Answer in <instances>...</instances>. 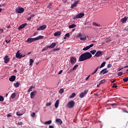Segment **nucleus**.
I'll list each match as a JSON object with an SVG mask.
<instances>
[{
	"instance_id": "58",
	"label": "nucleus",
	"mask_w": 128,
	"mask_h": 128,
	"mask_svg": "<svg viewBox=\"0 0 128 128\" xmlns=\"http://www.w3.org/2000/svg\"><path fill=\"white\" fill-rule=\"evenodd\" d=\"M7 44H10V40H5Z\"/></svg>"
},
{
	"instance_id": "6",
	"label": "nucleus",
	"mask_w": 128,
	"mask_h": 128,
	"mask_svg": "<svg viewBox=\"0 0 128 128\" xmlns=\"http://www.w3.org/2000/svg\"><path fill=\"white\" fill-rule=\"evenodd\" d=\"M70 64H76V58L74 56H72V57H70Z\"/></svg>"
},
{
	"instance_id": "26",
	"label": "nucleus",
	"mask_w": 128,
	"mask_h": 128,
	"mask_svg": "<svg viewBox=\"0 0 128 128\" xmlns=\"http://www.w3.org/2000/svg\"><path fill=\"white\" fill-rule=\"evenodd\" d=\"M106 66V62H103L100 66H99L98 68H104Z\"/></svg>"
},
{
	"instance_id": "9",
	"label": "nucleus",
	"mask_w": 128,
	"mask_h": 128,
	"mask_svg": "<svg viewBox=\"0 0 128 128\" xmlns=\"http://www.w3.org/2000/svg\"><path fill=\"white\" fill-rule=\"evenodd\" d=\"M108 70H107L106 68L100 72V74H108Z\"/></svg>"
},
{
	"instance_id": "52",
	"label": "nucleus",
	"mask_w": 128,
	"mask_h": 128,
	"mask_svg": "<svg viewBox=\"0 0 128 128\" xmlns=\"http://www.w3.org/2000/svg\"><path fill=\"white\" fill-rule=\"evenodd\" d=\"M70 36V33H66V34H65V37L66 38H69Z\"/></svg>"
},
{
	"instance_id": "29",
	"label": "nucleus",
	"mask_w": 128,
	"mask_h": 128,
	"mask_svg": "<svg viewBox=\"0 0 128 128\" xmlns=\"http://www.w3.org/2000/svg\"><path fill=\"white\" fill-rule=\"evenodd\" d=\"M80 40H86V36H82V37L80 38Z\"/></svg>"
},
{
	"instance_id": "13",
	"label": "nucleus",
	"mask_w": 128,
	"mask_h": 128,
	"mask_svg": "<svg viewBox=\"0 0 128 128\" xmlns=\"http://www.w3.org/2000/svg\"><path fill=\"white\" fill-rule=\"evenodd\" d=\"M56 46V43L53 42V43L51 44L50 46H48V48H54Z\"/></svg>"
},
{
	"instance_id": "8",
	"label": "nucleus",
	"mask_w": 128,
	"mask_h": 128,
	"mask_svg": "<svg viewBox=\"0 0 128 128\" xmlns=\"http://www.w3.org/2000/svg\"><path fill=\"white\" fill-rule=\"evenodd\" d=\"M46 28V25H42L36 29V30H44Z\"/></svg>"
},
{
	"instance_id": "56",
	"label": "nucleus",
	"mask_w": 128,
	"mask_h": 128,
	"mask_svg": "<svg viewBox=\"0 0 128 128\" xmlns=\"http://www.w3.org/2000/svg\"><path fill=\"white\" fill-rule=\"evenodd\" d=\"M82 34H80L78 35L77 38H82Z\"/></svg>"
},
{
	"instance_id": "47",
	"label": "nucleus",
	"mask_w": 128,
	"mask_h": 128,
	"mask_svg": "<svg viewBox=\"0 0 128 128\" xmlns=\"http://www.w3.org/2000/svg\"><path fill=\"white\" fill-rule=\"evenodd\" d=\"M16 116H21L22 115V114H20V112H16Z\"/></svg>"
},
{
	"instance_id": "21",
	"label": "nucleus",
	"mask_w": 128,
	"mask_h": 128,
	"mask_svg": "<svg viewBox=\"0 0 128 128\" xmlns=\"http://www.w3.org/2000/svg\"><path fill=\"white\" fill-rule=\"evenodd\" d=\"M60 104V100H57L54 104V106L56 108H58V105Z\"/></svg>"
},
{
	"instance_id": "41",
	"label": "nucleus",
	"mask_w": 128,
	"mask_h": 128,
	"mask_svg": "<svg viewBox=\"0 0 128 128\" xmlns=\"http://www.w3.org/2000/svg\"><path fill=\"white\" fill-rule=\"evenodd\" d=\"M64 90L63 88H61L59 91V94H64Z\"/></svg>"
},
{
	"instance_id": "51",
	"label": "nucleus",
	"mask_w": 128,
	"mask_h": 128,
	"mask_svg": "<svg viewBox=\"0 0 128 128\" xmlns=\"http://www.w3.org/2000/svg\"><path fill=\"white\" fill-rule=\"evenodd\" d=\"M26 56V54L22 55V54H20V56H19V58H24Z\"/></svg>"
},
{
	"instance_id": "27",
	"label": "nucleus",
	"mask_w": 128,
	"mask_h": 128,
	"mask_svg": "<svg viewBox=\"0 0 128 128\" xmlns=\"http://www.w3.org/2000/svg\"><path fill=\"white\" fill-rule=\"evenodd\" d=\"M92 26H100V24H98L96 22L92 23Z\"/></svg>"
},
{
	"instance_id": "7",
	"label": "nucleus",
	"mask_w": 128,
	"mask_h": 128,
	"mask_svg": "<svg viewBox=\"0 0 128 128\" xmlns=\"http://www.w3.org/2000/svg\"><path fill=\"white\" fill-rule=\"evenodd\" d=\"M4 64H8V62H10V58H8V56H6L4 58Z\"/></svg>"
},
{
	"instance_id": "62",
	"label": "nucleus",
	"mask_w": 128,
	"mask_h": 128,
	"mask_svg": "<svg viewBox=\"0 0 128 128\" xmlns=\"http://www.w3.org/2000/svg\"><path fill=\"white\" fill-rule=\"evenodd\" d=\"M7 116H8V118H10V116H12V114H7Z\"/></svg>"
},
{
	"instance_id": "22",
	"label": "nucleus",
	"mask_w": 128,
	"mask_h": 128,
	"mask_svg": "<svg viewBox=\"0 0 128 128\" xmlns=\"http://www.w3.org/2000/svg\"><path fill=\"white\" fill-rule=\"evenodd\" d=\"M128 20V17L125 16L120 20L121 22H126Z\"/></svg>"
},
{
	"instance_id": "37",
	"label": "nucleus",
	"mask_w": 128,
	"mask_h": 128,
	"mask_svg": "<svg viewBox=\"0 0 128 128\" xmlns=\"http://www.w3.org/2000/svg\"><path fill=\"white\" fill-rule=\"evenodd\" d=\"M60 50V48H55L53 49V52H56L58 50Z\"/></svg>"
},
{
	"instance_id": "32",
	"label": "nucleus",
	"mask_w": 128,
	"mask_h": 128,
	"mask_svg": "<svg viewBox=\"0 0 128 128\" xmlns=\"http://www.w3.org/2000/svg\"><path fill=\"white\" fill-rule=\"evenodd\" d=\"M98 68H100V66H98L96 69L94 71V72L92 74H96V72H98Z\"/></svg>"
},
{
	"instance_id": "30",
	"label": "nucleus",
	"mask_w": 128,
	"mask_h": 128,
	"mask_svg": "<svg viewBox=\"0 0 128 128\" xmlns=\"http://www.w3.org/2000/svg\"><path fill=\"white\" fill-rule=\"evenodd\" d=\"M16 96V93H13L12 94L10 98H14Z\"/></svg>"
},
{
	"instance_id": "38",
	"label": "nucleus",
	"mask_w": 128,
	"mask_h": 128,
	"mask_svg": "<svg viewBox=\"0 0 128 128\" xmlns=\"http://www.w3.org/2000/svg\"><path fill=\"white\" fill-rule=\"evenodd\" d=\"M112 42V40L110 38H106V42Z\"/></svg>"
},
{
	"instance_id": "54",
	"label": "nucleus",
	"mask_w": 128,
	"mask_h": 128,
	"mask_svg": "<svg viewBox=\"0 0 128 128\" xmlns=\"http://www.w3.org/2000/svg\"><path fill=\"white\" fill-rule=\"evenodd\" d=\"M72 70H74L72 68L70 69L68 72V74H70V72H72Z\"/></svg>"
},
{
	"instance_id": "33",
	"label": "nucleus",
	"mask_w": 128,
	"mask_h": 128,
	"mask_svg": "<svg viewBox=\"0 0 128 128\" xmlns=\"http://www.w3.org/2000/svg\"><path fill=\"white\" fill-rule=\"evenodd\" d=\"M52 4H50L48 5L47 8H49L50 10V8H52Z\"/></svg>"
},
{
	"instance_id": "55",
	"label": "nucleus",
	"mask_w": 128,
	"mask_h": 128,
	"mask_svg": "<svg viewBox=\"0 0 128 128\" xmlns=\"http://www.w3.org/2000/svg\"><path fill=\"white\" fill-rule=\"evenodd\" d=\"M107 68H112V64H108Z\"/></svg>"
},
{
	"instance_id": "34",
	"label": "nucleus",
	"mask_w": 128,
	"mask_h": 128,
	"mask_svg": "<svg viewBox=\"0 0 128 128\" xmlns=\"http://www.w3.org/2000/svg\"><path fill=\"white\" fill-rule=\"evenodd\" d=\"M33 88L34 87H32V86H30V88L28 90V92H32V88Z\"/></svg>"
},
{
	"instance_id": "60",
	"label": "nucleus",
	"mask_w": 128,
	"mask_h": 128,
	"mask_svg": "<svg viewBox=\"0 0 128 128\" xmlns=\"http://www.w3.org/2000/svg\"><path fill=\"white\" fill-rule=\"evenodd\" d=\"M38 34V32H36L34 33V36H36Z\"/></svg>"
},
{
	"instance_id": "42",
	"label": "nucleus",
	"mask_w": 128,
	"mask_h": 128,
	"mask_svg": "<svg viewBox=\"0 0 128 128\" xmlns=\"http://www.w3.org/2000/svg\"><path fill=\"white\" fill-rule=\"evenodd\" d=\"M48 48H49L48 46L42 49V52H44V50H48Z\"/></svg>"
},
{
	"instance_id": "14",
	"label": "nucleus",
	"mask_w": 128,
	"mask_h": 128,
	"mask_svg": "<svg viewBox=\"0 0 128 128\" xmlns=\"http://www.w3.org/2000/svg\"><path fill=\"white\" fill-rule=\"evenodd\" d=\"M36 42L35 38H28L27 40V42L28 44H30V42Z\"/></svg>"
},
{
	"instance_id": "39",
	"label": "nucleus",
	"mask_w": 128,
	"mask_h": 128,
	"mask_svg": "<svg viewBox=\"0 0 128 128\" xmlns=\"http://www.w3.org/2000/svg\"><path fill=\"white\" fill-rule=\"evenodd\" d=\"M123 81L124 82H128V78L126 77L125 78H123Z\"/></svg>"
},
{
	"instance_id": "23",
	"label": "nucleus",
	"mask_w": 128,
	"mask_h": 128,
	"mask_svg": "<svg viewBox=\"0 0 128 128\" xmlns=\"http://www.w3.org/2000/svg\"><path fill=\"white\" fill-rule=\"evenodd\" d=\"M20 56V50H18L16 53V58H19Z\"/></svg>"
},
{
	"instance_id": "40",
	"label": "nucleus",
	"mask_w": 128,
	"mask_h": 128,
	"mask_svg": "<svg viewBox=\"0 0 128 128\" xmlns=\"http://www.w3.org/2000/svg\"><path fill=\"white\" fill-rule=\"evenodd\" d=\"M90 54H96V50H92L90 51Z\"/></svg>"
},
{
	"instance_id": "24",
	"label": "nucleus",
	"mask_w": 128,
	"mask_h": 128,
	"mask_svg": "<svg viewBox=\"0 0 128 128\" xmlns=\"http://www.w3.org/2000/svg\"><path fill=\"white\" fill-rule=\"evenodd\" d=\"M20 83L18 82H16L14 84V88H18V86H20Z\"/></svg>"
},
{
	"instance_id": "50",
	"label": "nucleus",
	"mask_w": 128,
	"mask_h": 128,
	"mask_svg": "<svg viewBox=\"0 0 128 128\" xmlns=\"http://www.w3.org/2000/svg\"><path fill=\"white\" fill-rule=\"evenodd\" d=\"M122 110L123 112H126V114H128V111H126V109L122 108Z\"/></svg>"
},
{
	"instance_id": "12",
	"label": "nucleus",
	"mask_w": 128,
	"mask_h": 128,
	"mask_svg": "<svg viewBox=\"0 0 128 128\" xmlns=\"http://www.w3.org/2000/svg\"><path fill=\"white\" fill-rule=\"evenodd\" d=\"M36 94V91H33L30 94V98H34V96Z\"/></svg>"
},
{
	"instance_id": "5",
	"label": "nucleus",
	"mask_w": 128,
	"mask_h": 128,
	"mask_svg": "<svg viewBox=\"0 0 128 128\" xmlns=\"http://www.w3.org/2000/svg\"><path fill=\"white\" fill-rule=\"evenodd\" d=\"M88 90H84L83 92H81L80 94H79V97L80 98H84V96H86V94H88Z\"/></svg>"
},
{
	"instance_id": "3",
	"label": "nucleus",
	"mask_w": 128,
	"mask_h": 128,
	"mask_svg": "<svg viewBox=\"0 0 128 128\" xmlns=\"http://www.w3.org/2000/svg\"><path fill=\"white\" fill-rule=\"evenodd\" d=\"M16 10L17 14H22V12H24V9L21 7H18L16 9Z\"/></svg>"
},
{
	"instance_id": "25",
	"label": "nucleus",
	"mask_w": 128,
	"mask_h": 128,
	"mask_svg": "<svg viewBox=\"0 0 128 128\" xmlns=\"http://www.w3.org/2000/svg\"><path fill=\"white\" fill-rule=\"evenodd\" d=\"M76 24H72L69 26V28H76Z\"/></svg>"
},
{
	"instance_id": "45",
	"label": "nucleus",
	"mask_w": 128,
	"mask_h": 128,
	"mask_svg": "<svg viewBox=\"0 0 128 128\" xmlns=\"http://www.w3.org/2000/svg\"><path fill=\"white\" fill-rule=\"evenodd\" d=\"M46 106H52V102H49L46 104Z\"/></svg>"
},
{
	"instance_id": "10",
	"label": "nucleus",
	"mask_w": 128,
	"mask_h": 128,
	"mask_svg": "<svg viewBox=\"0 0 128 128\" xmlns=\"http://www.w3.org/2000/svg\"><path fill=\"white\" fill-rule=\"evenodd\" d=\"M94 46V44H91L90 46H86V47L84 48L82 50H90V48H92Z\"/></svg>"
},
{
	"instance_id": "63",
	"label": "nucleus",
	"mask_w": 128,
	"mask_h": 128,
	"mask_svg": "<svg viewBox=\"0 0 128 128\" xmlns=\"http://www.w3.org/2000/svg\"><path fill=\"white\" fill-rule=\"evenodd\" d=\"M32 20V17H28V18H27V20Z\"/></svg>"
},
{
	"instance_id": "61",
	"label": "nucleus",
	"mask_w": 128,
	"mask_h": 128,
	"mask_svg": "<svg viewBox=\"0 0 128 128\" xmlns=\"http://www.w3.org/2000/svg\"><path fill=\"white\" fill-rule=\"evenodd\" d=\"M90 76L89 75L86 78V80H88V78H90Z\"/></svg>"
},
{
	"instance_id": "53",
	"label": "nucleus",
	"mask_w": 128,
	"mask_h": 128,
	"mask_svg": "<svg viewBox=\"0 0 128 128\" xmlns=\"http://www.w3.org/2000/svg\"><path fill=\"white\" fill-rule=\"evenodd\" d=\"M110 106H118V104L116 103H114V104H110Z\"/></svg>"
},
{
	"instance_id": "17",
	"label": "nucleus",
	"mask_w": 128,
	"mask_h": 128,
	"mask_svg": "<svg viewBox=\"0 0 128 128\" xmlns=\"http://www.w3.org/2000/svg\"><path fill=\"white\" fill-rule=\"evenodd\" d=\"M62 34V32L60 31H58L54 33V36H60Z\"/></svg>"
},
{
	"instance_id": "64",
	"label": "nucleus",
	"mask_w": 128,
	"mask_h": 128,
	"mask_svg": "<svg viewBox=\"0 0 128 128\" xmlns=\"http://www.w3.org/2000/svg\"><path fill=\"white\" fill-rule=\"evenodd\" d=\"M124 70V67H122V68H118V71H120V70Z\"/></svg>"
},
{
	"instance_id": "11",
	"label": "nucleus",
	"mask_w": 128,
	"mask_h": 128,
	"mask_svg": "<svg viewBox=\"0 0 128 128\" xmlns=\"http://www.w3.org/2000/svg\"><path fill=\"white\" fill-rule=\"evenodd\" d=\"M100 56H102V51H98L95 54V56L96 58H98Z\"/></svg>"
},
{
	"instance_id": "4",
	"label": "nucleus",
	"mask_w": 128,
	"mask_h": 128,
	"mask_svg": "<svg viewBox=\"0 0 128 128\" xmlns=\"http://www.w3.org/2000/svg\"><path fill=\"white\" fill-rule=\"evenodd\" d=\"M84 13H80L77 16L74 17V20H76V18H84Z\"/></svg>"
},
{
	"instance_id": "59",
	"label": "nucleus",
	"mask_w": 128,
	"mask_h": 128,
	"mask_svg": "<svg viewBox=\"0 0 128 128\" xmlns=\"http://www.w3.org/2000/svg\"><path fill=\"white\" fill-rule=\"evenodd\" d=\"M62 70H60L58 72V74H62Z\"/></svg>"
},
{
	"instance_id": "43",
	"label": "nucleus",
	"mask_w": 128,
	"mask_h": 128,
	"mask_svg": "<svg viewBox=\"0 0 128 128\" xmlns=\"http://www.w3.org/2000/svg\"><path fill=\"white\" fill-rule=\"evenodd\" d=\"M113 88H118V86H116V84L114 83L112 86Z\"/></svg>"
},
{
	"instance_id": "28",
	"label": "nucleus",
	"mask_w": 128,
	"mask_h": 128,
	"mask_svg": "<svg viewBox=\"0 0 128 128\" xmlns=\"http://www.w3.org/2000/svg\"><path fill=\"white\" fill-rule=\"evenodd\" d=\"M52 122V120H50L46 122H44V124H50Z\"/></svg>"
},
{
	"instance_id": "2",
	"label": "nucleus",
	"mask_w": 128,
	"mask_h": 128,
	"mask_svg": "<svg viewBox=\"0 0 128 128\" xmlns=\"http://www.w3.org/2000/svg\"><path fill=\"white\" fill-rule=\"evenodd\" d=\"M74 104H76L74 101L71 100L68 103L67 107H68V108H72L74 106Z\"/></svg>"
},
{
	"instance_id": "15",
	"label": "nucleus",
	"mask_w": 128,
	"mask_h": 128,
	"mask_svg": "<svg viewBox=\"0 0 128 128\" xmlns=\"http://www.w3.org/2000/svg\"><path fill=\"white\" fill-rule=\"evenodd\" d=\"M16 76L14 75L12 76L10 78H9V80L10 82H14L16 80Z\"/></svg>"
},
{
	"instance_id": "20",
	"label": "nucleus",
	"mask_w": 128,
	"mask_h": 128,
	"mask_svg": "<svg viewBox=\"0 0 128 128\" xmlns=\"http://www.w3.org/2000/svg\"><path fill=\"white\" fill-rule=\"evenodd\" d=\"M56 122H58L60 124H62V120L60 118H56Z\"/></svg>"
},
{
	"instance_id": "1",
	"label": "nucleus",
	"mask_w": 128,
	"mask_h": 128,
	"mask_svg": "<svg viewBox=\"0 0 128 128\" xmlns=\"http://www.w3.org/2000/svg\"><path fill=\"white\" fill-rule=\"evenodd\" d=\"M92 56V55L90 52H86L80 56L78 58V60L80 62H84V60H90Z\"/></svg>"
},
{
	"instance_id": "57",
	"label": "nucleus",
	"mask_w": 128,
	"mask_h": 128,
	"mask_svg": "<svg viewBox=\"0 0 128 128\" xmlns=\"http://www.w3.org/2000/svg\"><path fill=\"white\" fill-rule=\"evenodd\" d=\"M4 32V29L0 28V34H2Z\"/></svg>"
},
{
	"instance_id": "16",
	"label": "nucleus",
	"mask_w": 128,
	"mask_h": 128,
	"mask_svg": "<svg viewBox=\"0 0 128 128\" xmlns=\"http://www.w3.org/2000/svg\"><path fill=\"white\" fill-rule=\"evenodd\" d=\"M26 24H28L27 23L22 24L18 28V30H22V28H26Z\"/></svg>"
},
{
	"instance_id": "35",
	"label": "nucleus",
	"mask_w": 128,
	"mask_h": 128,
	"mask_svg": "<svg viewBox=\"0 0 128 128\" xmlns=\"http://www.w3.org/2000/svg\"><path fill=\"white\" fill-rule=\"evenodd\" d=\"M76 93H72L71 96H70V98H74L76 96Z\"/></svg>"
},
{
	"instance_id": "44",
	"label": "nucleus",
	"mask_w": 128,
	"mask_h": 128,
	"mask_svg": "<svg viewBox=\"0 0 128 128\" xmlns=\"http://www.w3.org/2000/svg\"><path fill=\"white\" fill-rule=\"evenodd\" d=\"M122 74H124V72H119L118 74V76H122Z\"/></svg>"
},
{
	"instance_id": "46",
	"label": "nucleus",
	"mask_w": 128,
	"mask_h": 128,
	"mask_svg": "<svg viewBox=\"0 0 128 128\" xmlns=\"http://www.w3.org/2000/svg\"><path fill=\"white\" fill-rule=\"evenodd\" d=\"M4 98L2 96H0V102H4Z\"/></svg>"
},
{
	"instance_id": "19",
	"label": "nucleus",
	"mask_w": 128,
	"mask_h": 128,
	"mask_svg": "<svg viewBox=\"0 0 128 128\" xmlns=\"http://www.w3.org/2000/svg\"><path fill=\"white\" fill-rule=\"evenodd\" d=\"M44 38V36H39L36 38H35V41L38 40H42Z\"/></svg>"
},
{
	"instance_id": "36",
	"label": "nucleus",
	"mask_w": 128,
	"mask_h": 128,
	"mask_svg": "<svg viewBox=\"0 0 128 128\" xmlns=\"http://www.w3.org/2000/svg\"><path fill=\"white\" fill-rule=\"evenodd\" d=\"M78 68V64H76L75 65L74 68H72L73 70H76V68Z\"/></svg>"
},
{
	"instance_id": "49",
	"label": "nucleus",
	"mask_w": 128,
	"mask_h": 128,
	"mask_svg": "<svg viewBox=\"0 0 128 128\" xmlns=\"http://www.w3.org/2000/svg\"><path fill=\"white\" fill-rule=\"evenodd\" d=\"M31 116L32 118H35L36 117V112H32L31 114Z\"/></svg>"
},
{
	"instance_id": "31",
	"label": "nucleus",
	"mask_w": 128,
	"mask_h": 128,
	"mask_svg": "<svg viewBox=\"0 0 128 128\" xmlns=\"http://www.w3.org/2000/svg\"><path fill=\"white\" fill-rule=\"evenodd\" d=\"M34 60L33 59H30V66H32V64L34 63Z\"/></svg>"
},
{
	"instance_id": "48",
	"label": "nucleus",
	"mask_w": 128,
	"mask_h": 128,
	"mask_svg": "<svg viewBox=\"0 0 128 128\" xmlns=\"http://www.w3.org/2000/svg\"><path fill=\"white\" fill-rule=\"evenodd\" d=\"M106 80H102L100 82V84H104Z\"/></svg>"
},
{
	"instance_id": "18",
	"label": "nucleus",
	"mask_w": 128,
	"mask_h": 128,
	"mask_svg": "<svg viewBox=\"0 0 128 128\" xmlns=\"http://www.w3.org/2000/svg\"><path fill=\"white\" fill-rule=\"evenodd\" d=\"M78 2L80 1L75 2L74 4H73L71 6V8H76L78 6Z\"/></svg>"
}]
</instances>
